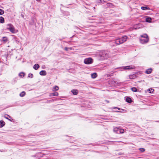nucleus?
<instances>
[{"mask_svg": "<svg viewBox=\"0 0 159 159\" xmlns=\"http://www.w3.org/2000/svg\"><path fill=\"white\" fill-rule=\"evenodd\" d=\"M132 91L134 92H137L138 91V89L135 87H133L131 88Z\"/></svg>", "mask_w": 159, "mask_h": 159, "instance_id": "obj_27", "label": "nucleus"}, {"mask_svg": "<svg viewBox=\"0 0 159 159\" xmlns=\"http://www.w3.org/2000/svg\"><path fill=\"white\" fill-rule=\"evenodd\" d=\"M43 154L41 152H38L34 156H33V157H36L37 158H39L41 157H43Z\"/></svg>", "mask_w": 159, "mask_h": 159, "instance_id": "obj_8", "label": "nucleus"}, {"mask_svg": "<svg viewBox=\"0 0 159 159\" xmlns=\"http://www.w3.org/2000/svg\"><path fill=\"white\" fill-rule=\"evenodd\" d=\"M0 22L1 23H3L4 22V19L3 17L2 16L0 17Z\"/></svg>", "mask_w": 159, "mask_h": 159, "instance_id": "obj_24", "label": "nucleus"}, {"mask_svg": "<svg viewBox=\"0 0 159 159\" xmlns=\"http://www.w3.org/2000/svg\"><path fill=\"white\" fill-rule=\"evenodd\" d=\"M25 95V91H23L20 94V96L21 97H23Z\"/></svg>", "mask_w": 159, "mask_h": 159, "instance_id": "obj_23", "label": "nucleus"}, {"mask_svg": "<svg viewBox=\"0 0 159 159\" xmlns=\"http://www.w3.org/2000/svg\"><path fill=\"white\" fill-rule=\"evenodd\" d=\"M119 130H120V129L117 128H114V131L116 133H119Z\"/></svg>", "mask_w": 159, "mask_h": 159, "instance_id": "obj_31", "label": "nucleus"}, {"mask_svg": "<svg viewBox=\"0 0 159 159\" xmlns=\"http://www.w3.org/2000/svg\"><path fill=\"white\" fill-rule=\"evenodd\" d=\"M104 0H96V2L97 3H103V2H104Z\"/></svg>", "mask_w": 159, "mask_h": 159, "instance_id": "obj_30", "label": "nucleus"}, {"mask_svg": "<svg viewBox=\"0 0 159 159\" xmlns=\"http://www.w3.org/2000/svg\"><path fill=\"white\" fill-rule=\"evenodd\" d=\"M100 55L101 57L103 59H107L109 57L108 53L106 51H103Z\"/></svg>", "mask_w": 159, "mask_h": 159, "instance_id": "obj_3", "label": "nucleus"}, {"mask_svg": "<svg viewBox=\"0 0 159 159\" xmlns=\"http://www.w3.org/2000/svg\"><path fill=\"white\" fill-rule=\"evenodd\" d=\"M141 9L143 10H150V8L148 6L144 7L143 6L141 7Z\"/></svg>", "mask_w": 159, "mask_h": 159, "instance_id": "obj_18", "label": "nucleus"}, {"mask_svg": "<svg viewBox=\"0 0 159 159\" xmlns=\"http://www.w3.org/2000/svg\"><path fill=\"white\" fill-rule=\"evenodd\" d=\"M25 75V73L23 72H21L19 73V76L21 78H23Z\"/></svg>", "mask_w": 159, "mask_h": 159, "instance_id": "obj_22", "label": "nucleus"}, {"mask_svg": "<svg viewBox=\"0 0 159 159\" xmlns=\"http://www.w3.org/2000/svg\"><path fill=\"white\" fill-rule=\"evenodd\" d=\"M8 56V54H6L4 56H2V57L5 60L7 61V58Z\"/></svg>", "mask_w": 159, "mask_h": 159, "instance_id": "obj_28", "label": "nucleus"}, {"mask_svg": "<svg viewBox=\"0 0 159 159\" xmlns=\"http://www.w3.org/2000/svg\"><path fill=\"white\" fill-rule=\"evenodd\" d=\"M122 68H123V69L125 70H129L135 68V67L132 66H123L122 67Z\"/></svg>", "mask_w": 159, "mask_h": 159, "instance_id": "obj_6", "label": "nucleus"}, {"mask_svg": "<svg viewBox=\"0 0 159 159\" xmlns=\"http://www.w3.org/2000/svg\"><path fill=\"white\" fill-rule=\"evenodd\" d=\"M69 49V48L67 47H66L65 48L64 50L66 51H67L68 50V49Z\"/></svg>", "mask_w": 159, "mask_h": 159, "instance_id": "obj_36", "label": "nucleus"}, {"mask_svg": "<svg viewBox=\"0 0 159 159\" xmlns=\"http://www.w3.org/2000/svg\"><path fill=\"white\" fill-rule=\"evenodd\" d=\"M58 89H59L58 87L57 86H55L53 87L52 90L53 91H57V90H58Z\"/></svg>", "mask_w": 159, "mask_h": 159, "instance_id": "obj_21", "label": "nucleus"}, {"mask_svg": "<svg viewBox=\"0 0 159 159\" xmlns=\"http://www.w3.org/2000/svg\"><path fill=\"white\" fill-rule=\"evenodd\" d=\"M115 42L117 45H119L122 43L119 38L116 39L115 41Z\"/></svg>", "mask_w": 159, "mask_h": 159, "instance_id": "obj_14", "label": "nucleus"}, {"mask_svg": "<svg viewBox=\"0 0 159 159\" xmlns=\"http://www.w3.org/2000/svg\"><path fill=\"white\" fill-rule=\"evenodd\" d=\"M149 39L148 35L145 34L141 36L139 39L140 42L142 44H145L148 42Z\"/></svg>", "mask_w": 159, "mask_h": 159, "instance_id": "obj_1", "label": "nucleus"}, {"mask_svg": "<svg viewBox=\"0 0 159 159\" xmlns=\"http://www.w3.org/2000/svg\"><path fill=\"white\" fill-rule=\"evenodd\" d=\"M40 67V66L38 64H35L33 66L34 69L35 70H37Z\"/></svg>", "mask_w": 159, "mask_h": 159, "instance_id": "obj_11", "label": "nucleus"}, {"mask_svg": "<svg viewBox=\"0 0 159 159\" xmlns=\"http://www.w3.org/2000/svg\"><path fill=\"white\" fill-rule=\"evenodd\" d=\"M152 69L149 68L146 70L145 72V73L147 74H150L152 73Z\"/></svg>", "mask_w": 159, "mask_h": 159, "instance_id": "obj_10", "label": "nucleus"}, {"mask_svg": "<svg viewBox=\"0 0 159 159\" xmlns=\"http://www.w3.org/2000/svg\"><path fill=\"white\" fill-rule=\"evenodd\" d=\"M4 13V11L1 9H0V15H2Z\"/></svg>", "mask_w": 159, "mask_h": 159, "instance_id": "obj_33", "label": "nucleus"}, {"mask_svg": "<svg viewBox=\"0 0 159 159\" xmlns=\"http://www.w3.org/2000/svg\"><path fill=\"white\" fill-rule=\"evenodd\" d=\"M116 112H119V111H116Z\"/></svg>", "mask_w": 159, "mask_h": 159, "instance_id": "obj_42", "label": "nucleus"}, {"mask_svg": "<svg viewBox=\"0 0 159 159\" xmlns=\"http://www.w3.org/2000/svg\"><path fill=\"white\" fill-rule=\"evenodd\" d=\"M7 29L9 30L12 33L14 34L16 33L15 27L11 24L7 25Z\"/></svg>", "mask_w": 159, "mask_h": 159, "instance_id": "obj_2", "label": "nucleus"}, {"mask_svg": "<svg viewBox=\"0 0 159 159\" xmlns=\"http://www.w3.org/2000/svg\"><path fill=\"white\" fill-rule=\"evenodd\" d=\"M154 91V90L152 88L149 89L148 90V91L150 93H152Z\"/></svg>", "mask_w": 159, "mask_h": 159, "instance_id": "obj_26", "label": "nucleus"}, {"mask_svg": "<svg viewBox=\"0 0 159 159\" xmlns=\"http://www.w3.org/2000/svg\"><path fill=\"white\" fill-rule=\"evenodd\" d=\"M2 40L4 42H6L7 41V39L6 37H3L2 38Z\"/></svg>", "mask_w": 159, "mask_h": 159, "instance_id": "obj_29", "label": "nucleus"}, {"mask_svg": "<svg viewBox=\"0 0 159 159\" xmlns=\"http://www.w3.org/2000/svg\"><path fill=\"white\" fill-rule=\"evenodd\" d=\"M107 7H113V6H114V5H113V4L110 3H107Z\"/></svg>", "mask_w": 159, "mask_h": 159, "instance_id": "obj_25", "label": "nucleus"}, {"mask_svg": "<svg viewBox=\"0 0 159 159\" xmlns=\"http://www.w3.org/2000/svg\"><path fill=\"white\" fill-rule=\"evenodd\" d=\"M129 77L130 79H133L136 77V75L135 74H134L132 75H129Z\"/></svg>", "mask_w": 159, "mask_h": 159, "instance_id": "obj_15", "label": "nucleus"}, {"mask_svg": "<svg viewBox=\"0 0 159 159\" xmlns=\"http://www.w3.org/2000/svg\"><path fill=\"white\" fill-rule=\"evenodd\" d=\"M93 62V60L91 57L85 58L84 60V62L86 64H90Z\"/></svg>", "mask_w": 159, "mask_h": 159, "instance_id": "obj_4", "label": "nucleus"}, {"mask_svg": "<svg viewBox=\"0 0 159 159\" xmlns=\"http://www.w3.org/2000/svg\"><path fill=\"white\" fill-rule=\"evenodd\" d=\"M152 19L150 17H148L146 18V21L147 22H151Z\"/></svg>", "mask_w": 159, "mask_h": 159, "instance_id": "obj_16", "label": "nucleus"}, {"mask_svg": "<svg viewBox=\"0 0 159 159\" xmlns=\"http://www.w3.org/2000/svg\"><path fill=\"white\" fill-rule=\"evenodd\" d=\"M71 91L74 95H76L78 93V91L76 89H72Z\"/></svg>", "mask_w": 159, "mask_h": 159, "instance_id": "obj_17", "label": "nucleus"}, {"mask_svg": "<svg viewBox=\"0 0 159 159\" xmlns=\"http://www.w3.org/2000/svg\"><path fill=\"white\" fill-rule=\"evenodd\" d=\"M7 116H8V117L11 118V117L10 116H9V115H7Z\"/></svg>", "mask_w": 159, "mask_h": 159, "instance_id": "obj_40", "label": "nucleus"}, {"mask_svg": "<svg viewBox=\"0 0 159 159\" xmlns=\"http://www.w3.org/2000/svg\"><path fill=\"white\" fill-rule=\"evenodd\" d=\"M109 83L110 85H111L112 86H116L117 84V83H116V82L114 79L110 80L109 81Z\"/></svg>", "mask_w": 159, "mask_h": 159, "instance_id": "obj_5", "label": "nucleus"}, {"mask_svg": "<svg viewBox=\"0 0 159 159\" xmlns=\"http://www.w3.org/2000/svg\"><path fill=\"white\" fill-rule=\"evenodd\" d=\"M127 38L128 37L127 36H124L120 38H119V39L122 43L126 41Z\"/></svg>", "mask_w": 159, "mask_h": 159, "instance_id": "obj_7", "label": "nucleus"}, {"mask_svg": "<svg viewBox=\"0 0 159 159\" xmlns=\"http://www.w3.org/2000/svg\"><path fill=\"white\" fill-rule=\"evenodd\" d=\"M105 102H107V103H109V101L108 100H105Z\"/></svg>", "mask_w": 159, "mask_h": 159, "instance_id": "obj_37", "label": "nucleus"}, {"mask_svg": "<svg viewBox=\"0 0 159 159\" xmlns=\"http://www.w3.org/2000/svg\"><path fill=\"white\" fill-rule=\"evenodd\" d=\"M39 74L41 75L45 76L46 75L47 73L45 70H42L40 72Z\"/></svg>", "mask_w": 159, "mask_h": 159, "instance_id": "obj_9", "label": "nucleus"}, {"mask_svg": "<svg viewBox=\"0 0 159 159\" xmlns=\"http://www.w3.org/2000/svg\"><path fill=\"white\" fill-rule=\"evenodd\" d=\"M58 93L57 92H55L54 93H50L49 96L50 97L58 96Z\"/></svg>", "mask_w": 159, "mask_h": 159, "instance_id": "obj_12", "label": "nucleus"}, {"mask_svg": "<svg viewBox=\"0 0 159 159\" xmlns=\"http://www.w3.org/2000/svg\"><path fill=\"white\" fill-rule=\"evenodd\" d=\"M5 124V123L3 120H0V128L3 127Z\"/></svg>", "mask_w": 159, "mask_h": 159, "instance_id": "obj_13", "label": "nucleus"}, {"mask_svg": "<svg viewBox=\"0 0 159 159\" xmlns=\"http://www.w3.org/2000/svg\"><path fill=\"white\" fill-rule=\"evenodd\" d=\"M28 77L29 78H32L33 77V74L31 73H30L28 75Z\"/></svg>", "mask_w": 159, "mask_h": 159, "instance_id": "obj_34", "label": "nucleus"}, {"mask_svg": "<svg viewBox=\"0 0 159 159\" xmlns=\"http://www.w3.org/2000/svg\"><path fill=\"white\" fill-rule=\"evenodd\" d=\"M5 118L7 119H8L9 120H10V121H11L10 119H8L7 117H6V116H5Z\"/></svg>", "mask_w": 159, "mask_h": 159, "instance_id": "obj_39", "label": "nucleus"}, {"mask_svg": "<svg viewBox=\"0 0 159 159\" xmlns=\"http://www.w3.org/2000/svg\"><path fill=\"white\" fill-rule=\"evenodd\" d=\"M37 1H41V0H36Z\"/></svg>", "mask_w": 159, "mask_h": 159, "instance_id": "obj_41", "label": "nucleus"}, {"mask_svg": "<svg viewBox=\"0 0 159 159\" xmlns=\"http://www.w3.org/2000/svg\"><path fill=\"white\" fill-rule=\"evenodd\" d=\"M91 76L92 78L94 79L97 77V74L96 73H94L91 74Z\"/></svg>", "mask_w": 159, "mask_h": 159, "instance_id": "obj_19", "label": "nucleus"}, {"mask_svg": "<svg viewBox=\"0 0 159 159\" xmlns=\"http://www.w3.org/2000/svg\"><path fill=\"white\" fill-rule=\"evenodd\" d=\"M119 132L121 133H123L124 132V130L123 129H120V130H119Z\"/></svg>", "mask_w": 159, "mask_h": 159, "instance_id": "obj_35", "label": "nucleus"}, {"mask_svg": "<svg viewBox=\"0 0 159 159\" xmlns=\"http://www.w3.org/2000/svg\"><path fill=\"white\" fill-rule=\"evenodd\" d=\"M139 150L141 151V152H143L145 151L144 148H140Z\"/></svg>", "mask_w": 159, "mask_h": 159, "instance_id": "obj_32", "label": "nucleus"}, {"mask_svg": "<svg viewBox=\"0 0 159 159\" xmlns=\"http://www.w3.org/2000/svg\"><path fill=\"white\" fill-rule=\"evenodd\" d=\"M113 108H117V109H118L119 110H120V108H118V107H114Z\"/></svg>", "mask_w": 159, "mask_h": 159, "instance_id": "obj_38", "label": "nucleus"}, {"mask_svg": "<svg viewBox=\"0 0 159 159\" xmlns=\"http://www.w3.org/2000/svg\"><path fill=\"white\" fill-rule=\"evenodd\" d=\"M126 101L127 102L130 103L132 102L131 98L129 97H127L126 99Z\"/></svg>", "mask_w": 159, "mask_h": 159, "instance_id": "obj_20", "label": "nucleus"}]
</instances>
